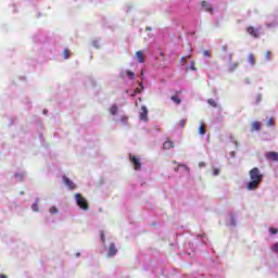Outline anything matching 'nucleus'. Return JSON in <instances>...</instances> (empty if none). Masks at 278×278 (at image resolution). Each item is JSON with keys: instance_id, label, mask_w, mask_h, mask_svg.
I'll return each mask as SVG.
<instances>
[{"instance_id": "obj_24", "label": "nucleus", "mask_w": 278, "mask_h": 278, "mask_svg": "<svg viewBox=\"0 0 278 278\" xmlns=\"http://www.w3.org/2000/svg\"><path fill=\"white\" fill-rule=\"evenodd\" d=\"M265 60H266L267 62H270V60H271L270 50H267V51H266V53H265Z\"/></svg>"}, {"instance_id": "obj_35", "label": "nucleus", "mask_w": 278, "mask_h": 278, "mask_svg": "<svg viewBox=\"0 0 278 278\" xmlns=\"http://www.w3.org/2000/svg\"><path fill=\"white\" fill-rule=\"evenodd\" d=\"M102 242H105V235H101Z\"/></svg>"}, {"instance_id": "obj_28", "label": "nucleus", "mask_w": 278, "mask_h": 278, "mask_svg": "<svg viewBox=\"0 0 278 278\" xmlns=\"http://www.w3.org/2000/svg\"><path fill=\"white\" fill-rule=\"evenodd\" d=\"M58 207H55V206H52L51 208H50V214H58Z\"/></svg>"}, {"instance_id": "obj_44", "label": "nucleus", "mask_w": 278, "mask_h": 278, "mask_svg": "<svg viewBox=\"0 0 278 278\" xmlns=\"http://www.w3.org/2000/svg\"><path fill=\"white\" fill-rule=\"evenodd\" d=\"M229 60H231V55H229Z\"/></svg>"}, {"instance_id": "obj_41", "label": "nucleus", "mask_w": 278, "mask_h": 278, "mask_svg": "<svg viewBox=\"0 0 278 278\" xmlns=\"http://www.w3.org/2000/svg\"><path fill=\"white\" fill-rule=\"evenodd\" d=\"M141 75H144V71H141Z\"/></svg>"}, {"instance_id": "obj_2", "label": "nucleus", "mask_w": 278, "mask_h": 278, "mask_svg": "<svg viewBox=\"0 0 278 278\" xmlns=\"http://www.w3.org/2000/svg\"><path fill=\"white\" fill-rule=\"evenodd\" d=\"M74 199L80 210H84L85 212H88V210H90V204H88V200H86V198L81 193H75Z\"/></svg>"}, {"instance_id": "obj_15", "label": "nucleus", "mask_w": 278, "mask_h": 278, "mask_svg": "<svg viewBox=\"0 0 278 278\" xmlns=\"http://www.w3.org/2000/svg\"><path fill=\"white\" fill-rule=\"evenodd\" d=\"M110 114H112V116H116V114H118V106L116 104H113L110 110H109Z\"/></svg>"}, {"instance_id": "obj_22", "label": "nucleus", "mask_w": 278, "mask_h": 278, "mask_svg": "<svg viewBox=\"0 0 278 278\" xmlns=\"http://www.w3.org/2000/svg\"><path fill=\"white\" fill-rule=\"evenodd\" d=\"M126 75L129 77V79H134V77H136V73H134L131 71H127Z\"/></svg>"}, {"instance_id": "obj_3", "label": "nucleus", "mask_w": 278, "mask_h": 278, "mask_svg": "<svg viewBox=\"0 0 278 278\" xmlns=\"http://www.w3.org/2000/svg\"><path fill=\"white\" fill-rule=\"evenodd\" d=\"M129 160L136 170H140V168H142V163H140V160L138 159V156L129 154Z\"/></svg>"}, {"instance_id": "obj_39", "label": "nucleus", "mask_w": 278, "mask_h": 278, "mask_svg": "<svg viewBox=\"0 0 278 278\" xmlns=\"http://www.w3.org/2000/svg\"><path fill=\"white\" fill-rule=\"evenodd\" d=\"M175 172H176V173L179 172V167H176V168H175Z\"/></svg>"}, {"instance_id": "obj_11", "label": "nucleus", "mask_w": 278, "mask_h": 278, "mask_svg": "<svg viewBox=\"0 0 278 278\" xmlns=\"http://www.w3.org/2000/svg\"><path fill=\"white\" fill-rule=\"evenodd\" d=\"M175 148V143L170 140H167L163 143V149H165L166 151H169V149H174Z\"/></svg>"}, {"instance_id": "obj_40", "label": "nucleus", "mask_w": 278, "mask_h": 278, "mask_svg": "<svg viewBox=\"0 0 278 278\" xmlns=\"http://www.w3.org/2000/svg\"><path fill=\"white\" fill-rule=\"evenodd\" d=\"M186 58H187V60H189V58H191V55L189 54V55H187Z\"/></svg>"}, {"instance_id": "obj_1", "label": "nucleus", "mask_w": 278, "mask_h": 278, "mask_svg": "<svg viewBox=\"0 0 278 278\" xmlns=\"http://www.w3.org/2000/svg\"><path fill=\"white\" fill-rule=\"evenodd\" d=\"M249 176L251 181L247 185L248 190H257V188H260V184H262V180L264 179V175L260 172V168L253 167L249 172Z\"/></svg>"}, {"instance_id": "obj_12", "label": "nucleus", "mask_w": 278, "mask_h": 278, "mask_svg": "<svg viewBox=\"0 0 278 278\" xmlns=\"http://www.w3.org/2000/svg\"><path fill=\"white\" fill-rule=\"evenodd\" d=\"M248 62H249V64H251V66H255V64H256L255 54L249 53L248 54Z\"/></svg>"}, {"instance_id": "obj_18", "label": "nucleus", "mask_w": 278, "mask_h": 278, "mask_svg": "<svg viewBox=\"0 0 278 278\" xmlns=\"http://www.w3.org/2000/svg\"><path fill=\"white\" fill-rule=\"evenodd\" d=\"M207 103H208V105H211L212 108H217V105H218V104L216 103V100H214V99H212V98L207 100Z\"/></svg>"}, {"instance_id": "obj_6", "label": "nucleus", "mask_w": 278, "mask_h": 278, "mask_svg": "<svg viewBox=\"0 0 278 278\" xmlns=\"http://www.w3.org/2000/svg\"><path fill=\"white\" fill-rule=\"evenodd\" d=\"M118 253V250L116 249V244L111 243L109 247V253L108 256L109 257H114V255H116Z\"/></svg>"}, {"instance_id": "obj_23", "label": "nucleus", "mask_w": 278, "mask_h": 278, "mask_svg": "<svg viewBox=\"0 0 278 278\" xmlns=\"http://www.w3.org/2000/svg\"><path fill=\"white\" fill-rule=\"evenodd\" d=\"M129 121V117H127L126 115H123L121 117V122L123 123V125H127V122Z\"/></svg>"}, {"instance_id": "obj_14", "label": "nucleus", "mask_w": 278, "mask_h": 278, "mask_svg": "<svg viewBox=\"0 0 278 278\" xmlns=\"http://www.w3.org/2000/svg\"><path fill=\"white\" fill-rule=\"evenodd\" d=\"M239 66H240V63H238V62L230 63V65H229V67H228V71H229L230 73H233V71H237Z\"/></svg>"}, {"instance_id": "obj_34", "label": "nucleus", "mask_w": 278, "mask_h": 278, "mask_svg": "<svg viewBox=\"0 0 278 278\" xmlns=\"http://www.w3.org/2000/svg\"><path fill=\"white\" fill-rule=\"evenodd\" d=\"M139 86H140L141 90H144V84L143 83H139Z\"/></svg>"}, {"instance_id": "obj_8", "label": "nucleus", "mask_w": 278, "mask_h": 278, "mask_svg": "<svg viewBox=\"0 0 278 278\" xmlns=\"http://www.w3.org/2000/svg\"><path fill=\"white\" fill-rule=\"evenodd\" d=\"M202 8H204L205 12H210V14H214V9L212 8V4H210L207 1H202Z\"/></svg>"}, {"instance_id": "obj_27", "label": "nucleus", "mask_w": 278, "mask_h": 278, "mask_svg": "<svg viewBox=\"0 0 278 278\" xmlns=\"http://www.w3.org/2000/svg\"><path fill=\"white\" fill-rule=\"evenodd\" d=\"M179 127H181V129H184V127H186V119H181L179 123H178Z\"/></svg>"}, {"instance_id": "obj_19", "label": "nucleus", "mask_w": 278, "mask_h": 278, "mask_svg": "<svg viewBox=\"0 0 278 278\" xmlns=\"http://www.w3.org/2000/svg\"><path fill=\"white\" fill-rule=\"evenodd\" d=\"M267 127H274L275 126V118L270 117L268 121H267Z\"/></svg>"}, {"instance_id": "obj_7", "label": "nucleus", "mask_w": 278, "mask_h": 278, "mask_svg": "<svg viewBox=\"0 0 278 278\" xmlns=\"http://www.w3.org/2000/svg\"><path fill=\"white\" fill-rule=\"evenodd\" d=\"M147 116H149V110L147 109L146 105H142L139 118L140 121H147Z\"/></svg>"}, {"instance_id": "obj_42", "label": "nucleus", "mask_w": 278, "mask_h": 278, "mask_svg": "<svg viewBox=\"0 0 278 278\" xmlns=\"http://www.w3.org/2000/svg\"><path fill=\"white\" fill-rule=\"evenodd\" d=\"M43 114H47V110L43 111Z\"/></svg>"}, {"instance_id": "obj_29", "label": "nucleus", "mask_w": 278, "mask_h": 278, "mask_svg": "<svg viewBox=\"0 0 278 278\" xmlns=\"http://www.w3.org/2000/svg\"><path fill=\"white\" fill-rule=\"evenodd\" d=\"M178 167H182L187 173H190V167L186 166L185 164H180Z\"/></svg>"}, {"instance_id": "obj_5", "label": "nucleus", "mask_w": 278, "mask_h": 278, "mask_svg": "<svg viewBox=\"0 0 278 278\" xmlns=\"http://www.w3.org/2000/svg\"><path fill=\"white\" fill-rule=\"evenodd\" d=\"M266 159L269 161V162H278V152H268L266 154Z\"/></svg>"}, {"instance_id": "obj_32", "label": "nucleus", "mask_w": 278, "mask_h": 278, "mask_svg": "<svg viewBox=\"0 0 278 278\" xmlns=\"http://www.w3.org/2000/svg\"><path fill=\"white\" fill-rule=\"evenodd\" d=\"M190 70L191 71H197V67L194 66V61H191Z\"/></svg>"}, {"instance_id": "obj_33", "label": "nucleus", "mask_w": 278, "mask_h": 278, "mask_svg": "<svg viewBox=\"0 0 278 278\" xmlns=\"http://www.w3.org/2000/svg\"><path fill=\"white\" fill-rule=\"evenodd\" d=\"M140 92H142V89H140V88L135 89V94H140Z\"/></svg>"}, {"instance_id": "obj_37", "label": "nucleus", "mask_w": 278, "mask_h": 278, "mask_svg": "<svg viewBox=\"0 0 278 278\" xmlns=\"http://www.w3.org/2000/svg\"><path fill=\"white\" fill-rule=\"evenodd\" d=\"M223 51H227V46H223Z\"/></svg>"}, {"instance_id": "obj_25", "label": "nucleus", "mask_w": 278, "mask_h": 278, "mask_svg": "<svg viewBox=\"0 0 278 278\" xmlns=\"http://www.w3.org/2000/svg\"><path fill=\"white\" fill-rule=\"evenodd\" d=\"M31 207L34 212H40V210L38 208V202H35Z\"/></svg>"}, {"instance_id": "obj_38", "label": "nucleus", "mask_w": 278, "mask_h": 278, "mask_svg": "<svg viewBox=\"0 0 278 278\" xmlns=\"http://www.w3.org/2000/svg\"><path fill=\"white\" fill-rule=\"evenodd\" d=\"M146 29H147V31H151V27H147Z\"/></svg>"}, {"instance_id": "obj_16", "label": "nucleus", "mask_w": 278, "mask_h": 278, "mask_svg": "<svg viewBox=\"0 0 278 278\" xmlns=\"http://www.w3.org/2000/svg\"><path fill=\"white\" fill-rule=\"evenodd\" d=\"M63 58L64 60H68V58H71V50H68V48L63 50Z\"/></svg>"}, {"instance_id": "obj_9", "label": "nucleus", "mask_w": 278, "mask_h": 278, "mask_svg": "<svg viewBox=\"0 0 278 278\" xmlns=\"http://www.w3.org/2000/svg\"><path fill=\"white\" fill-rule=\"evenodd\" d=\"M138 62H140V64H144L147 62V58L144 56V54L142 53V51H137L135 53Z\"/></svg>"}, {"instance_id": "obj_20", "label": "nucleus", "mask_w": 278, "mask_h": 278, "mask_svg": "<svg viewBox=\"0 0 278 278\" xmlns=\"http://www.w3.org/2000/svg\"><path fill=\"white\" fill-rule=\"evenodd\" d=\"M199 134H200V136H205V126H203V124H201V126L199 128Z\"/></svg>"}, {"instance_id": "obj_21", "label": "nucleus", "mask_w": 278, "mask_h": 278, "mask_svg": "<svg viewBox=\"0 0 278 278\" xmlns=\"http://www.w3.org/2000/svg\"><path fill=\"white\" fill-rule=\"evenodd\" d=\"M202 55H204V58H212V52L210 50H204Z\"/></svg>"}, {"instance_id": "obj_30", "label": "nucleus", "mask_w": 278, "mask_h": 278, "mask_svg": "<svg viewBox=\"0 0 278 278\" xmlns=\"http://www.w3.org/2000/svg\"><path fill=\"white\" fill-rule=\"evenodd\" d=\"M271 251H274V253H278V242L273 245Z\"/></svg>"}, {"instance_id": "obj_13", "label": "nucleus", "mask_w": 278, "mask_h": 278, "mask_svg": "<svg viewBox=\"0 0 278 278\" xmlns=\"http://www.w3.org/2000/svg\"><path fill=\"white\" fill-rule=\"evenodd\" d=\"M251 127H252V131H260V129H262V123L253 122Z\"/></svg>"}, {"instance_id": "obj_31", "label": "nucleus", "mask_w": 278, "mask_h": 278, "mask_svg": "<svg viewBox=\"0 0 278 278\" xmlns=\"http://www.w3.org/2000/svg\"><path fill=\"white\" fill-rule=\"evenodd\" d=\"M213 175H215V176L220 175V170L218 168H214Z\"/></svg>"}, {"instance_id": "obj_26", "label": "nucleus", "mask_w": 278, "mask_h": 278, "mask_svg": "<svg viewBox=\"0 0 278 278\" xmlns=\"http://www.w3.org/2000/svg\"><path fill=\"white\" fill-rule=\"evenodd\" d=\"M269 233H271L273 236L278 233V229L277 228H269Z\"/></svg>"}, {"instance_id": "obj_36", "label": "nucleus", "mask_w": 278, "mask_h": 278, "mask_svg": "<svg viewBox=\"0 0 278 278\" xmlns=\"http://www.w3.org/2000/svg\"><path fill=\"white\" fill-rule=\"evenodd\" d=\"M0 278H8V275H1Z\"/></svg>"}, {"instance_id": "obj_43", "label": "nucleus", "mask_w": 278, "mask_h": 278, "mask_svg": "<svg viewBox=\"0 0 278 278\" xmlns=\"http://www.w3.org/2000/svg\"><path fill=\"white\" fill-rule=\"evenodd\" d=\"M181 93V91H177V94Z\"/></svg>"}, {"instance_id": "obj_4", "label": "nucleus", "mask_w": 278, "mask_h": 278, "mask_svg": "<svg viewBox=\"0 0 278 278\" xmlns=\"http://www.w3.org/2000/svg\"><path fill=\"white\" fill-rule=\"evenodd\" d=\"M247 33L252 36V38H260L261 34H260V29L253 27V26H249L247 28Z\"/></svg>"}, {"instance_id": "obj_10", "label": "nucleus", "mask_w": 278, "mask_h": 278, "mask_svg": "<svg viewBox=\"0 0 278 278\" xmlns=\"http://www.w3.org/2000/svg\"><path fill=\"white\" fill-rule=\"evenodd\" d=\"M63 181H64L65 186H67V188H70V190H73V188H75V182L70 180L68 177L63 176Z\"/></svg>"}, {"instance_id": "obj_17", "label": "nucleus", "mask_w": 278, "mask_h": 278, "mask_svg": "<svg viewBox=\"0 0 278 278\" xmlns=\"http://www.w3.org/2000/svg\"><path fill=\"white\" fill-rule=\"evenodd\" d=\"M172 101H174V103H176L177 105L181 103V99H179L177 94L172 96Z\"/></svg>"}]
</instances>
